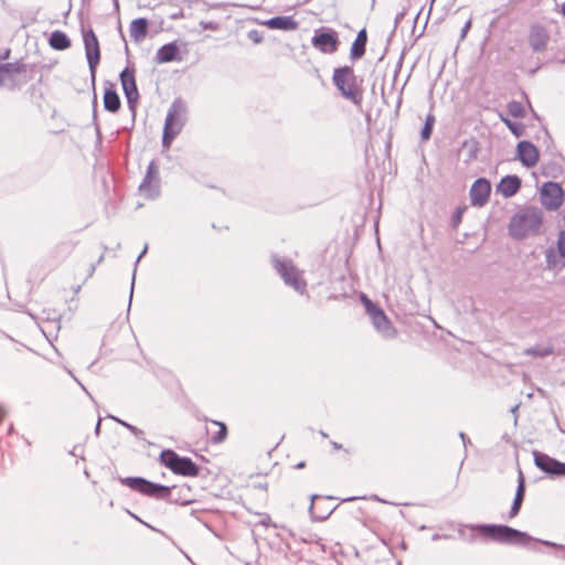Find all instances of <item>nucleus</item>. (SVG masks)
Segmentation results:
<instances>
[{
	"label": "nucleus",
	"mask_w": 565,
	"mask_h": 565,
	"mask_svg": "<svg viewBox=\"0 0 565 565\" xmlns=\"http://www.w3.org/2000/svg\"><path fill=\"white\" fill-rule=\"evenodd\" d=\"M122 486L128 487L132 491H136L142 495L156 499L163 500L168 503H175L181 505H186L192 502L190 499H181L175 498L172 499V491L175 487H168L159 483H154L149 481L142 477H122L118 479Z\"/></svg>",
	"instance_id": "1"
},
{
	"label": "nucleus",
	"mask_w": 565,
	"mask_h": 565,
	"mask_svg": "<svg viewBox=\"0 0 565 565\" xmlns=\"http://www.w3.org/2000/svg\"><path fill=\"white\" fill-rule=\"evenodd\" d=\"M6 81L3 79V64L0 65V87H3Z\"/></svg>",
	"instance_id": "40"
},
{
	"label": "nucleus",
	"mask_w": 565,
	"mask_h": 565,
	"mask_svg": "<svg viewBox=\"0 0 565 565\" xmlns=\"http://www.w3.org/2000/svg\"><path fill=\"white\" fill-rule=\"evenodd\" d=\"M554 349L552 345H534L524 350L525 355L535 358H546L553 354Z\"/></svg>",
	"instance_id": "28"
},
{
	"label": "nucleus",
	"mask_w": 565,
	"mask_h": 565,
	"mask_svg": "<svg viewBox=\"0 0 565 565\" xmlns=\"http://www.w3.org/2000/svg\"><path fill=\"white\" fill-rule=\"evenodd\" d=\"M9 55H10V50H9V49H7V50L3 52V54H1V55H0V58H1V60H7V58H9Z\"/></svg>",
	"instance_id": "41"
},
{
	"label": "nucleus",
	"mask_w": 565,
	"mask_h": 565,
	"mask_svg": "<svg viewBox=\"0 0 565 565\" xmlns=\"http://www.w3.org/2000/svg\"><path fill=\"white\" fill-rule=\"evenodd\" d=\"M273 265L287 285L300 294L306 291L307 284L291 260L273 257Z\"/></svg>",
	"instance_id": "7"
},
{
	"label": "nucleus",
	"mask_w": 565,
	"mask_h": 565,
	"mask_svg": "<svg viewBox=\"0 0 565 565\" xmlns=\"http://www.w3.org/2000/svg\"><path fill=\"white\" fill-rule=\"evenodd\" d=\"M311 43L320 52L332 54L338 51L340 41L335 31L321 29L315 32Z\"/></svg>",
	"instance_id": "14"
},
{
	"label": "nucleus",
	"mask_w": 565,
	"mask_h": 565,
	"mask_svg": "<svg viewBox=\"0 0 565 565\" xmlns=\"http://www.w3.org/2000/svg\"><path fill=\"white\" fill-rule=\"evenodd\" d=\"M160 460L177 475L184 477H196L199 475L200 469L191 458L180 457L173 450H163L160 455Z\"/></svg>",
	"instance_id": "6"
},
{
	"label": "nucleus",
	"mask_w": 565,
	"mask_h": 565,
	"mask_svg": "<svg viewBox=\"0 0 565 565\" xmlns=\"http://www.w3.org/2000/svg\"><path fill=\"white\" fill-rule=\"evenodd\" d=\"M334 499L335 498L332 495H328V497H323V495H319V494L311 495V504H310L309 511H310L312 518H315L316 520H319V521L326 520L331 514L333 509L326 511L323 513H317V514H316L315 510L317 509L319 502H321L323 500H334Z\"/></svg>",
	"instance_id": "27"
},
{
	"label": "nucleus",
	"mask_w": 565,
	"mask_h": 565,
	"mask_svg": "<svg viewBox=\"0 0 565 565\" xmlns=\"http://www.w3.org/2000/svg\"><path fill=\"white\" fill-rule=\"evenodd\" d=\"M543 222L540 209L529 206L514 214L509 224V233L514 238H524L539 234Z\"/></svg>",
	"instance_id": "3"
},
{
	"label": "nucleus",
	"mask_w": 565,
	"mask_h": 565,
	"mask_svg": "<svg viewBox=\"0 0 565 565\" xmlns=\"http://www.w3.org/2000/svg\"><path fill=\"white\" fill-rule=\"evenodd\" d=\"M213 425L217 426L218 429L216 433L211 435L212 444H221L227 437V427L224 423L217 420H210Z\"/></svg>",
	"instance_id": "29"
},
{
	"label": "nucleus",
	"mask_w": 565,
	"mask_h": 565,
	"mask_svg": "<svg viewBox=\"0 0 565 565\" xmlns=\"http://www.w3.org/2000/svg\"><path fill=\"white\" fill-rule=\"evenodd\" d=\"M99 429H100V419H98L97 424H96V427H95V431L96 434L99 433Z\"/></svg>",
	"instance_id": "44"
},
{
	"label": "nucleus",
	"mask_w": 565,
	"mask_h": 565,
	"mask_svg": "<svg viewBox=\"0 0 565 565\" xmlns=\"http://www.w3.org/2000/svg\"><path fill=\"white\" fill-rule=\"evenodd\" d=\"M370 318L375 329L386 338H393L396 334L394 327L384 313V311L375 306L366 296H362Z\"/></svg>",
	"instance_id": "9"
},
{
	"label": "nucleus",
	"mask_w": 565,
	"mask_h": 565,
	"mask_svg": "<svg viewBox=\"0 0 565 565\" xmlns=\"http://www.w3.org/2000/svg\"><path fill=\"white\" fill-rule=\"evenodd\" d=\"M83 42L85 47V55L87 58L88 67L93 82L95 81L96 68L100 61V50L97 36L93 29L83 32Z\"/></svg>",
	"instance_id": "10"
},
{
	"label": "nucleus",
	"mask_w": 565,
	"mask_h": 565,
	"mask_svg": "<svg viewBox=\"0 0 565 565\" xmlns=\"http://www.w3.org/2000/svg\"><path fill=\"white\" fill-rule=\"evenodd\" d=\"M524 493H525L524 477H523V473L520 471L515 497H514V500H513V503L511 505L510 513H509V516L511 519L515 518L519 514L522 502L524 500Z\"/></svg>",
	"instance_id": "24"
},
{
	"label": "nucleus",
	"mask_w": 565,
	"mask_h": 565,
	"mask_svg": "<svg viewBox=\"0 0 565 565\" xmlns=\"http://www.w3.org/2000/svg\"><path fill=\"white\" fill-rule=\"evenodd\" d=\"M508 111L514 118H522L525 115L522 103L518 100H511L508 103Z\"/></svg>",
	"instance_id": "31"
},
{
	"label": "nucleus",
	"mask_w": 565,
	"mask_h": 565,
	"mask_svg": "<svg viewBox=\"0 0 565 565\" xmlns=\"http://www.w3.org/2000/svg\"><path fill=\"white\" fill-rule=\"evenodd\" d=\"M332 83L341 96L360 107L363 102L362 79H359L352 66H340L333 70Z\"/></svg>",
	"instance_id": "2"
},
{
	"label": "nucleus",
	"mask_w": 565,
	"mask_h": 565,
	"mask_svg": "<svg viewBox=\"0 0 565 565\" xmlns=\"http://www.w3.org/2000/svg\"><path fill=\"white\" fill-rule=\"evenodd\" d=\"M247 38L255 44H258L263 41V33L256 29L248 31Z\"/></svg>",
	"instance_id": "34"
},
{
	"label": "nucleus",
	"mask_w": 565,
	"mask_h": 565,
	"mask_svg": "<svg viewBox=\"0 0 565 565\" xmlns=\"http://www.w3.org/2000/svg\"><path fill=\"white\" fill-rule=\"evenodd\" d=\"M502 120L504 121V124L509 127V129L515 135V136H520L521 135V130H520V127L512 122L511 120L509 119H505V118H502Z\"/></svg>",
	"instance_id": "36"
},
{
	"label": "nucleus",
	"mask_w": 565,
	"mask_h": 565,
	"mask_svg": "<svg viewBox=\"0 0 565 565\" xmlns=\"http://www.w3.org/2000/svg\"><path fill=\"white\" fill-rule=\"evenodd\" d=\"M200 26L202 30L211 31H217L220 29V24L215 21H201Z\"/></svg>",
	"instance_id": "35"
},
{
	"label": "nucleus",
	"mask_w": 565,
	"mask_h": 565,
	"mask_svg": "<svg viewBox=\"0 0 565 565\" xmlns=\"http://www.w3.org/2000/svg\"><path fill=\"white\" fill-rule=\"evenodd\" d=\"M516 152L523 166L527 168L536 166L540 154L537 148L532 142L526 140L520 141L516 146Z\"/></svg>",
	"instance_id": "17"
},
{
	"label": "nucleus",
	"mask_w": 565,
	"mask_h": 565,
	"mask_svg": "<svg viewBox=\"0 0 565 565\" xmlns=\"http://www.w3.org/2000/svg\"><path fill=\"white\" fill-rule=\"evenodd\" d=\"M103 103L105 110L109 113H117L121 106L119 95L115 89V84L109 81L105 82Z\"/></svg>",
	"instance_id": "18"
},
{
	"label": "nucleus",
	"mask_w": 565,
	"mask_h": 565,
	"mask_svg": "<svg viewBox=\"0 0 565 565\" xmlns=\"http://www.w3.org/2000/svg\"><path fill=\"white\" fill-rule=\"evenodd\" d=\"M148 246L146 245L143 250H141L140 255L138 256L137 260H139L146 253H147Z\"/></svg>",
	"instance_id": "43"
},
{
	"label": "nucleus",
	"mask_w": 565,
	"mask_h": 565,
	"mask_svg": "<svg viewBox=\"0 0 565 565\" xmlns=\"http://www.w3.org/2000/svg\"><path fill=\"white\" fill-rule=\"evenodd\" d=\"M547 42L548 34L545 29L540 25L532 26L529 35V43L533 51L541 52L545 50Z\"/></svg>",
	"instance_id": "19"
},
{
	"label": "nucleus",
	"mask_w": 565,
	"mask_h": 565,
	"mask_svg": "<svg viewBox=\"0 0 565 565\" xmlns=\"http://www.w3.org/2000/svg\"><path fill=\"white\" fill-rule=\"evenodd\" d=\"M305 466H306V462H305V461H300V462H298V463L295 466V468H296V469H301V468H305Z\"/></svg>",
	"instance_id": "42"
},
{
	"label": "nucleus",
	"mask_w": 565,
	"mask_h": 565,
	"mask_svg": "<svg viewBox=\"0 0 565 565\" xmlns=\"http://www.w3.org/2000/svg\"><path fill=\"white\" fill-rule=\"evenodd\" d=\"M551 256H552V252H550L547 255H546V258H547V262L551 263Z\"/></svg>",
	"instance_id": "46"
},
{
	"label": "nucleus",
	"mask_w": 565,
	"mask_h": 565,
	"mask_svg": "<svg viewBox=\"0 0 565 565\" xmlns=\"http://www.w3.org/2000/svg\"><path fill=\"white\" fill-rule=\"evenodd\" d=\"M540 198L543 206L548 211H555L564 202V191L558 183L547 181L541 188Z\"/></svg>",
	"instance_id": "12"
},
{
	"label": "nucleus",
	"mask_w": 565,
	"mask_h": 565,
	"mask_svg": "<svg viewBox=\"0 0 565 565\" xmlns=\"http://www.w3.org/2000/svg\"><path fill=\"white\" fill-rule=\"evenodd\" d=\"M366 43H367V33L365 29H362L358 32L355 40L352 43L351 50H350V58L351 60H359L363 57L366 50Z\"/></svg>",
	"instance_id": "22"
},
{
	"label": "nucleus",
	"mask_w": 565,
	"mask_h": 565,
	"mask_svg": "<svg viewBox=\"0 0 565 565\" xmlns=\"http://www.w3.org/2000/svg\"><path fill=\"white\" fill-rule=\"evenodd\" d=\"M183 490H190V487H184V488L180 489V491H183Z\"/></svg>",
	"instance_id": "48"
},
{
	"label": "nucleus",
	"mask_w": 565,
	"mask_h": 565,
	"mask_svg": "<svg viewBox=\"0 0 565 565\" xmlns=\"http://www.w3.org/2000/svg\"><path fill=\"white\" fill-rule=\"evenodd\" d=\"M563 13L565 15V2H564V6H563Z\"/></svg>",
	"instance_id": "51"
},
{
	"label": "nucleus",
	"mask_w": 565,
	"mask_h": 565,
	"mask_svg": "<svg viewBox=\"0 0 565 565\" xmlns=\"http://www.w3.org/2000/svg\"><path fill=\"white\" fill-rule=\"evenodd\" d=\"M470 28H471V21H470V20H468V21L465 23V25L462 26V29H461V32H460V38H461V39H465V38H466V35H467L468 31L470 30Z\"/></svg>",
	"instance_id": "38"
},
{
	"label": "nucleus",
	"mask_w": 565,
	"mask_h": 565,
	"mask_svg": "<svg viewBox=\"0 0 565 565\" xmlns=\"http://www.w3.org/2000/svg\"><path fill=\"white\" fill-rule=\"evenodd\" d=\"M516 409H518V406H514V407L512 408V412H513V413H515V412H516Z\"/></svg>",
	"instance_id": "50"
},
{
	"label": "nucleus",
	"mask_w": 565,
	"mask_h": 565,
	"mask_svg": "<svg viewBox=\"0 0 565 565\" xmlns=\"http://www.w3.org/2000/svg\"><path fill=\"white\" fill-rule=\"evenodd\" d=\"M557 250L562 258H565V230L561 231L557 238Z\"/></svg>",
	"instance_id": "33"
},
{
	"label": "nucleus",
	"mask_w": 565,
	"mask_h": 565,
	"mask_svg": "<svg viewBox=\"0 0 565 565\" xmlns=\"http://www.w3.org/2000/svg\"><path fill=\"white\" fill-rule=\"evenodd\" d=\"M36 65L24 63L22 60L3 64V87L14 89L25 85L34 78Z\"/></svg>",
	"instance_id": "5"
},
{
	"label": "nucleus",
	"mask_w": 565,
	"mask_h": 565,
	"mask_svg": "<svg viewBox=\"0 0 565 565\" xmlns=\"http://www.w3.org/2000/svg\"><path fill=\"white\" fill-rule=\"evenodd\" d=\"M543 543H544L545 545L556 546V544H555V543H552V542H548V541H544Z\"/></svg>",
	"instance_id": "45"
},
{
	"label": "nucleus",
	"mask_w": 565,
	"mask_h": 565,
	"mask_svg": "<svg viewBox=\"0 0 565 565\" xmlns=\"http://www.w3.org/2000/svg\"><path fill=\"white\" fill-rule=\"evenodd\" d=\"M352 500H355V498L354 497L348 498V499H344L343 501H352Z\"/></svg>",
	"instance_id": "47"
},
{
	"label": "nucleus",
	"mask_w": 565,
	"mask_h": 565,
	"mask_svg": "<svg viewBox=\"0 0 565 565\" xmlns=\"http://www.w3.org/2000/svg\"><path fill=\"white\" fill-rule=\"evenodd\" d=\"M111 419H114L115 422H117L118 424H120L121 426H124L125 428H127L131 434H134L135 436L139 437L141 434H142V430H140L139 428H137L136 426L125 422V420H121L115 416H109Z\"/></svg>",
	"instance_id": "32"
},
{
	"label": "nucleus",
	"mask_w": 565,
	"mask_h": 565,
	"mask_svg": "<svg viewBox=\"0 0 565 565\" xmlns=\"http://www.w3.org/2000/svg\"><path fill=\"white\" fill-rule=\"evenodd\" d=\"M491 184L484 178L477 179L470 189V202L475 206H483L490 196Z\"/></svg>",
	"instance_id": "16"
},
{
	"label": "nucleus",
	"mask_w": 565,
	"mask_h": 565,
	"mask_svg": "<svg viewBox=\"0 0 565 565\" xmlns=\"http://www.w3.org/2000/svg\"><path fill=\"white\" fill-rule=\"evenodd\" d=\"M181 109L182 106L180 102L175 100L168 110L162 136V143L164 147H169L182 129L183 122L180 118Z\"/></svg>",
	"instance_id": "8"
},
{
	"label": "nucleus",
	"mask_w": 565,
	"mask_h": 565,
	"mask_svg": "<svg viewBox=\"0 0 565 565\" xmlns=\"http://www.w3.org/2000/svg\"><path fill=\"white\" fill-rule=\"evenodd\" d=\"M148 31V20L146 18H138L130 23V36L136 41L143 40Z\"/></svg>",
	"instance_id": "25"
},
{
	"label": "nucleus",
	"mask_w": 565,
	"mask_h": 565,
	"mask_svg": "<svg viewBox=\"0 0 565 565\" xmlns=\"http://www.w3.org/2000/svg\"><path fill=\"white\" fill-rule=\"evenodd\" d=\"M478 530L483 536L502 544L526 546L533 541L527 533L508 525L482 524Z\"/></svg>",
	"instance_id": "4"
},
{
	"label": "nucleus",
	"mask_w": 565,
	"mask_h": 565,
	"mask_svg": "<svg viewBox=\"0 0 565 565\" xmlns=\"http://www.w3.org/2000/svg\"><path fill=\"white\" fill-rule=\"evenodd\" d=\"M465 207H458L452 215V224L457 226L461 222L462 213Z\"/></svg>",
	"instance_id": "37"
},
{
	"label": "nucleus",
	"mask_w": 565,
	"mask_h": 565,
	"mask_svg": "<svg viewBox=\"0 0 565 565\" xmlns=\"http://www.w3.org/2000/svg\"><path fill=\"white\" fill-rule=\"evenodd\" d=\"M533 455L535 466L543 472L557 477L565 476V462L539 451H534Z\"/></svg>",
	"instance_id": "15"
},
{
	"label": "nucleus",
	"mask_w": 565,
	"mask_h": 565,
	"mask_svg": "<svg viewBox=\"0 0 565 565\" xmlns=\"http://www.w3.org/2000/svg\"><path fill=\"white\" fill-rule=\"evenodd\" d=\"M139 191L148 199H154L160 193L159 169L154 160L147 167L146 174L139 184Z\"/></svg>",
	"instance_id": "11"
},
{
	"label": "nucleus",
	"mask_w": 565,
	"mask_h": 565,
	"mask_svg": "<svg viewBox=\"0 0 565 565\" xmlns=\"http://www.w3.org/2000/svg\"><path fill=\"white\" fill-rule=\"evenodd\" d=\"M459 437L461 438L465 447L467 446L468 443H470V439L467 437L465 433H460Z\"/></svg>",
	"instance_id": "39"
},
{
	"label": "nucleus",
	"mask_w": 565,
	"mask_h": 565,
	"mask_svg": "<svg viewBox=\"0 0 565 565\" xmlns=\"http://www.w3.org/2000/svg\"><path fill=\"white\" fill-rule=\"evenodd\" d=\"M94 270H95V266H92L90 275L94 273Z\"/></svg>",
	"instance_id": "49"
},
{
	"label": "nucleus",
	"mask_w": 565,
	"mask_h": 565,
	"mask_svg": "<svg viewBox=\"0 0 565 565\" xmlns=\"http://www.w3.org/2000/svg\"><path fill=\"white\" fill-rule=\"evenodd\" d=\"M434 2H435V0H431V3H434Z\"/></svg>",
	"instance_id": "52"
},
{
	"label": "nucleus",
	"mask_w": 565,
	"mask_h": 565,
	"mask_svg": "<svg viewBox=\"0 0 565 565\" xmlns=\"http://www.w3.org/2000/svg\"><path fill=\"white\" fill-rule=\"evenodd\" d=\"M521 186V180L516 175H507L502 178L498 185V191L504 196V198H511L513 196Z\"/></svg>",
	"instance_id": "21"
},
{
	"label": "nucleus",
	"mask_w": 565,
	"mask_h": 565,
	"mask_svg": "<svg viewBox=\"0 0 565 565\" xmlns=\"http://www.w3.org/2000/svg\"><path fill=\"white\" fill-rule=\"evenodd\" d=\"M179 47L174 42L162 45L156 53V62L159 64L168 63L177 58Z\"/></svg>",
	"instance_id": "23"
},
{
	"label": "nucleus",
	"mask_w": 565,
	"mask_h": 565,
	"mask_svg": "<svg viewBox=\"0 0 565 565\" xmlns=\"http://www.w3.org/2000/svg\"><path fill=\"white\" fill-rule=\"evenodd\" d=\"M435 120L436 119H435V116L433 114H428L426 116L424 127H423V129L420 131L422 140L425 141V140H428L430 138Z\"/></svg>",
	"instance_id": "30"
},
{
	"label": "nucleus",
	"mask_w": 565,
	"mask_h": 565,
	"mask_svg": "<svg viewBox=\"0 0 565 565\" xmlns=\"http://www.w3.org/2000/svg\"><path fill=\"white\" fill-rule=\"evenodd\" d=\"M269 29L284 31H295L298 29V22L290 15L274 17L263 22Z\"/></svg>",
	"instance_id": "20"
},
{
	"label": "nucleus",
	"mask_w": 565,
	"mask_h": 565,
	"mask_svg": "<svg viewBox=\"0 0 565 565\" xmlns=\"http://www.w3.org/2000/svg\"><path fill=\"white\" fill-rule=\"evenodd\" d=\"M119 79L127 99L128 107L131 111H135L136 105L139 99V93L135 78V70L126 67L121 71Z\"/></svg>",
	"instance_id": "13"
},
{
	"label": "nucleus",
	"mask_w": 565,
	"mask_h": 565,
	"mask_svg": "<svg viewBox=\"0 0 565 565\" xmlns=\"http://www.w3.org/2000/svg\"><path fill=\"white\" fill-rule=\"evenodd\" d=\"M49 43L51 47L58 51L66 50L71 46V40L64 32L58 30L52 32Z\"/></svg>",
	"instance_id": "26"
}]
</instances>
